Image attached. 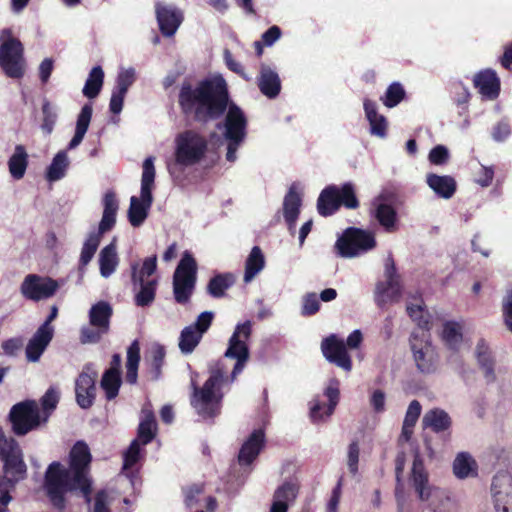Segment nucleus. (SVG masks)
<instances>
[{
	"instance_id": "f257e3e1",
	"label": "nucleus",
	"mask_w": 512,
	"mask_h": 512,
	"mask_svg": "<svg viewBox=\"0 0 512 512\" xmlns=\"http://www.w3.org/2000/svg\"><path fill=\"white\" fill-rule=\"evenodd\" d=\"M178 103L186 117L202 124L217 120L226 113L224 121L217 124V129H224L226 160L234 162L239 147L246 139L248 120L243 110L230 102L225 79L222 76L205 78L195 86L184 82L179 91Z\"/></svg>"
},
{
	"instance_id": "f03ea898",
	"label": "nucleus",
	"mask_w": 512,
	"mask_h": 512,
	"mask_svg": "<svg viewBox=\"0 0 512 512\" xmlns=\"http://www.w3.org/2000/svg\"><path fill=\"white\" fill-rule=\"evenodd\" d=\"M251 334L252 322L250 320L236 325L229 339L228 348L224 353L225 357L236 360L230 375L225 364L218 361L209 368L208 379L202 387H199L195 380L198 374L193 373L191 378L193 392L190 404L203 419H213L221 413L224 398L222 387L232 384L248 362L250 352L247 342Z\"/></svg>"
},
{
	"instance_id": "7ed1b4c3",
	"label": "nucleus",
	"mask_w": 512,
	"mask_h": 512,
	"mask_svg": "<svg viewBox=\"0 0 512 512\" xmlns=\"http://www.w3.org/2000/svg\"><path fill=\"white\" fill-rule=\"evenodd\" d=\"M91 461L92 455L88 445L80 440L69 452L68 468L59 461H53L48 465L44 474L43 489L54 509H66V495L69 492L79 491L87 504L91 502Z\"/></svg>"
},
{
	"instance_id": "20e7f679",
	"label": "nucleus",
	"mask_w": 512,
	"mask_h": 512,
	"mask_svg": "<svg viewBox=\"0 0 512 512\" xmlns=\"http://www.w3.org/2000/svg\"><path fill=\"white\" fill-rule=\"evenodd\" d=\"M0 68L13 79H21L25 74L24 47L10 28L0 33Z\"/></svg>"
},
{
	"instance_id": "39448f33",
	"label": "nucleus",
	"mask_w": 512,
	"mask_h": 512,
	"mask_svg": "<svg viewBox=\"0 0 512 512\" xmlns=\"http://www.w3.org/2000/svg\"><path fill=\"white\" fill-rule=\"evenodd\" d=\"M198 264L190 251H185L173 274V295L178 304H187L196 287Z\"/></svg>"
},
{
	"instance_id": "423d86ee",
	"label": "nucleus",
	"mask_w": 512,
	"mask_h": 512,
	"mask_svg": "<svg viewBox=\"0 0 512 512\" xmlns=\"http://www.w3.org/2000/svg\"><path fill=\"white\" fill-rule=\"evenodd\" d=\"M156 269L157 255L145 258L141 265L137 262L131 264V281L134 288H139L135 295L137 306H148L155 299L157 280L148 278L155 273Z\"/></svg>"
},
{
	"instance_id": "0eeeda50",
	"label": "nucleus",
	"mask_w": 512,
	"mask_h": 512,
	"mask_svg": "<svg viewBox=\"0 0 512 512\" xmlns=\"http://www.w3.org/2000/svg\"><path fill=\"white\" fill-rule=\"evenodd\" d=\"M154 157H148L143 162L141 179V200L132 196L128 210L129 222L132 226H140L147 217V210L152 203V188L155 180Z\"/></svg>"
},
{
	"instance_id": "6e6552de",
	"label": "nucleus",
	"mask_w": 512,
	"mask_h": 512,
	"mask_svg": "<svg viewBox=\"0 0 512 512\" xmlns=\"http://www.w3.org/2000/svg\"><path fill=\"white\" fill-rule=\"evenodd\" d=\"M377 245L372 231L357 227L346 228L335 243L337 254L343 258H354L374 249Z\"/></svg>"
},
{
	"instance_id": "1a4fd4ad",
	"label": "nucleus",
	"mask_w": 512,
	"mask_h": 512,
	"mask_svg": "<svg viewBox=\"0 0 512 512\" xmlns=\"http://www.w3.org/2000/svg\"><path fill=\"white\" fill-rule=\"evenodd\" d=\"M8 421L16 436H25L45 423L35 400H24L14 404L9 411Z\"/></svg>"
},
{
	"instance_id": "9d476101",
	"label": "nucleus",
	"mask_w": 512,
	"mask_h": 512,
	"mask_svg": "<svg viewBox=\"0 0 512 512\" xmlns=\"http://www.w3.org/2000/svg\"><path fill=\"white\" fill-rule=\"evenodd\" d=\"M206 150V139L195 131L187 130L177 137L176 160L180 164L193 165L199 162Z\"/></svg>"
},
{
	"instance_id": "9b49d317",
	"label": "nucleus",
	"mask_w": 512,
	"mask_h": 512,
	"mask_svg": "<svg viewBox=\"0 0 512 512\" xmlns=\"http://www.w3.org/2000/svg\"><path fill=\"white\" fill-rule=\"evenodd\" d=\"M58 288V282L51 277L28 274L20 285V292L25 299L39 302L54 296Z\"/></svg>"
},
{
	"instance_id": "f8f14e48",
	"label": "nucleus",
	"mask_w": 512,
	"mask_h": 512,
	"mask_svg": "<svg viewBox=\"0 0 512 512\" xmlns=\"http://www.w3.org/2000/svg\"><path fill=\"white\" fill-rule=\"evenodd\" d=\"M0 460L3 462L4 474L18 480L25 479L27 466L23 459L22 450L14 438L9 437L6 444L0 448Z\"/></svg>"
},
{
	"instance_id": "ddd939ff",
	"label": "nucleus",
	"mask_w": 512,
	"mask_h": 512,
	"mask_svg": "<svg viewBox=\"0 0 512 512\" xmlns=\"http://www.w3.org/2000/svg\"><path fill=\"white\" fill-rule=\"evenodd\" d=\"M411 350L416 367L421 373L431 374L436 371L439 356L430 341L419 339L418 336L412 334Z\"/></svg>"
},
{
	"instance_id": "4468645a",
	"label": "nucleus",
	"mask_w": 512,
	"mask_h": 512,
	"mask_svg": "<svg viewBox=\"0 0 512 512\" xmlns=\"http://www.w3.org/2000/svg\"><path fill=\"white\" fill-rule=\"evenodd\" d=\"M322 353L325 358L346 371L352 369V361L346 350L345 344L335 335H330L322 341Z\"/></svg>"
},
{
	"instance_id": "2eb2a0df",
	"label": "nucleus",
	"mask_w": 512,
	"mask_h": 512,
	"mask_svg": "<svg viewBox=\"0 0 512 512\" xmlns=\"http://www.w3.org/2000/svg\"><path fill=\"white\" fill-rule=\"evenodd\" d=\"M473 85L487 100L498 98L501 90V82L495 70L486 68L477 72L473 77Z\"/></svg>"
},
{
	"instance_id": "dca6fc26",
	"label": "nucleus",
	"mask_w": 512,
	"mask_h": 512,
	"mask_svg": "<svg viewBox=\"0 0 512 512\" xmlns=\"http://www.w3.org/2000/svg\"><path fill=\"white\" fill-rule=\"evenodd\" d=\"M324 395L328 398V404L316 401L310 408V417L314 422L322 420L324 416L330 417L334 413L340 398L339 381L337 379L330 381Z\"/></svg>"
},
{
	"instance_id": "f3484780",
	"label": "nucleus",
	"mask_w": 512,
	"mask_h": 512,
	"mask_svg": "<svg viewBox=\"0 0 512 512\" xmlns=\"http://www.w3.org/2000/svg\"><path fill=\"white\" fill-rule=\"evenodd\" d=\"M264 445V431L262 429L254 430L240 448L238 463L241 466H248L252 464L264 448Z\"/></svg>"
},
{
	"instance_id": "a211bd4d",
	"label": "nucleus",
	"mask_w": 512,
	"mask_h": 512,
	"mask_svg": "<svg viewBox=\"0 0 512 512\" xmlns=\"http://www.w3.org/2000/svg\"><path fill=\"white\" fill-rule=\"evenodd\" d=\"M75 396L82 409L92 407L96 398L95 376L81 372L75 381Z\"/></svg>"
},
{
	"instance_id": "6ab92c4d",
	"label": "nucleus",
	"mask_w": 512,
	"mask_h": 512,
	"mask_svg": "<svg viewBox=\"0 0 512 512\" xmlns=\"http://www.w3.org/2000/svg\"><path fill=\"white\" fill-rule=\"evenodd\" d=\"M410 480L419 499L427 501L431 496L429 474L425 468L423 459L419 455H416L413 459Z\"/></svg>"
},
{
	"instance_id": "aec40b11",
	"label": "nucleus",
	"mask_w": 512,
	"mask_h": 512,
	"mask_svg": "<svg viewBox=\"0 0 512 512\" xmlns=\"http://www.w3.org/2000/svg\"><path fill=\"white\" fill-rule=\"evenodd\" d=\"M257 85L260 92L269 99H275L282 87L278 73L266 64L260 66Z\"/></svg>"
},
{
	"instance_id": "412c9836",
	"label": "nucleus",
	"mask_w": 512,
	"mask_h": 512,
	"mask_svg": "<svg viewBox=\"0 0 512 512\" xmlns=\"http://www.w3.org/2000/svg\"><path fill=\"white\" fill-rule=\"evenodd\" d=\"M475 356L479 368L482 370L485 381L487 384H492L496 381L495 373V359L492 351L484 339L477 342L475 349Z\"/></svg>"
},
{
	"instance_id": "4be33fe9",
	"label": "nucleus",
	"mask_w": 512,
	"mask_h": 512,
	"mask_svg": "<svg viewBox=\"0 0 512 512\" xmlns=\"http://www.w3.org/2000/svg\"><path fill=\"white\" fill-rule=\"evenodd\" d=\"M184 19V11L181 8L174 5L162 6V37H174Z\"/></svg>"
},
{
	"instance_id": "5701e85b",
	"label": "nucleus",
	"mask_w": 512,
	"mask_h": 512,
	"mask_svg": "<svg viewBox=\"0 0 512 512\" xmlns=\"http://www.w3.org/2000/svg\"><path fill=\"white\" fill-rule=\"evenodd\" d=\"M341 208L338 196V186L328 185L319 194L317 211L323 217L332 216Z\"/></svg>"
},
{
	"instance_id": "b1692460",
	"label": "nucleus",
	"mask_w": 512,
	"mask_h": 512,
	"mask_svg": "<svg viewBox=\"0 0 512 512\" xmlns=\"http://www.w3.org/2000/svg\"><path fill=\"white\" fill-rule=\"evenodd\" d=\"M112 315V306L106 301H99L90 308L89 322L100 332L108 333Z\"/></svg>"
},
{
	"instance_id": "393cba45",
	"label": "nucleus",
	"mask_w": 512,
	"mask_h": 512,
	"mask_svg": "<svg viewBox=\"0 0 512 512\" xmlns=\"http://www.w3.org/2000/svg\"><path fill=\"white\" fill-rule=\"evenodd\" d=\"M423 428H429L434 433H442L450 430L452 419L450 415L441 408L428 410L422 419Z\"/></svg>"
},
{
	"instance_id": "a878e982",
	"label": "nucleus",
	"mask_w": 512,
	"mask_h": 512,
	"mask_svg": "<svg viewBox=\"0 0 512 512\" xmlns=\"http://www.w3.org/2000/svg\"><path fill=\"white\" fill-rule=\"evenodd\" d=\"M363 107L370 124L371 134L384 138L387 135L388 128L386 117L378 113L376 103L370 99L364 100Z\"/></svg>"
},
{
	"instance_id": "bb28decb",
	"label": "nucleus",
	"mask_w": 512,
	"mask_h": 512,
	"mask_svg": "<svg viewBox=\"0 0 512 512\" xmlns=\"http://www.w3.org/2000/svg\"><path fill=\"white\" fill-rule=\"evenodd\" d=\"M302 205L301 195L293 184L290 186L283 200V215L289 228L294 227Z\"/></svg>"
},
{
	"instance_id": "cd10ccee",
	"label": "nucleus",
	"mask_w": 512,
	"mask_h": 512,
	"mask_svg": "<svg viewBox=\"0 0 512 512\" xmlns=\"http://www.w3.org/2000/svg\"><path fill=\"white\" fill-rule=\"evenodd\" d=\"M53 339V334L37 329L26 346V358L29 362H37Z\"/></svg>"
},
{
	"instance_id": "c85d7f7f",
	"label": "nucleus",
	"mask_w": 512,
	"mask_h": 512,
	"mask_svg": "<svg viewBox=\"0 0 512 512\" xmlns=\"http://www.w3.org/2000/svg\"><path fill=\"white\" fill-rule=\"evenodd\" d=\"M103 215L99 223V233L104 234L110 231L116 223V214L119 208L116 194L108 191L103 197Z\"/></svg>"
},
{
	"instance_id": "c756f323",
	"label": "nucleus",
	"mask_w": 512,
	"mask_h": 512,
	"mask_svg": "<svg viewBox=\"0 0 512 512\" xmlns=\"http://www.w3.org/2000/svg\"><path fill=\"white\" fill-rule=\"evenodd\" d=\"M426 182L439 197L444 199H450L457 189L455 179L449 175L440 176L430 173L427 175Z\"/></svg>"
},
{
	"instance_id": "7c9ffc66",
	"label": "nucleus",
	"mask_w": 512,
	"mask_h": 512,
	"mask_svg": "<svg viewBox=\"0 0 512 512\" xmlns=\"http://www.w3.org/2000/svg\"><path fill=\"white\" fill-rule=\"evenodd\" d=\"M236 282V277L231 272L217 273L207 283V293L216 299L225 296L226 291L230 289Z\"/></svg>"
},
{
	"instance_id": "2f4dec72",
	"label": "nucleus",
	"mask_w": 512,
	"mask_h": 512,
	"mask_svg": "<svg viewBox=\"0 0 512 512\" xmlns=\"http://www.w3.org/2000/svg\"><path fill=\"white\" fill-rule=\"evenodd\" d=\"M402 296V285L400 280H389L379 282L376 285V300L379 306L386 302H399Z\"/></svg>"
},
{
	"instance_id": "473e14b6",
	"label": "nucleus",
	"mask_w": 512,
	"mask_h": 512,
	"mask_svg": "<svg viewBox=\"0 0 512 512\" xmlns=\"http://www.w3.org/2000/svg\"><path fill=\"white\" fill-rule=\"evenodd\" d=\"M93 108L90 103L85 104L76 121V128L73 138L68 144V149H74L77 146L80 145V143L83 141L84 136L89 128V124L92 118Z\"/></svg>"
},
{
	"instance_id": "72a5a7b5",
	"label": "nucleus",
	"mask_w": 512,
	"mask_h": 512,
	"mask_svg": "<svg viewBox=\"0 0 512 512\" xmlns=\"http://www.w3.org/2000/svg\"><path fill=\"white\" fill-rule=\"evenodd\" d=\"M264 267V254L259 246H254L245 261L244 282H251Z\"/></svg>"
},
{
	"instance_id": "f704fd0d",
	"label": "nucleus",
	"mask_w": 512,
	"mask_h": 512,
	"mask_svg": "<svg viewBox=\"0 0 512 512\" xmlns=\"http://www.w3.org/2000/svg\"><path fill=\"white\" fill-rule=\"evenodd\" d=\"M140 363V343L134 340L127 348L126 359V375L125 380L127 383L133 385L137 383L138 368Z\"/></svg>"
},
{
	"instance_id": "c9c22d12",
	"label": "nucleus",
	"mask_w": 512,
	"mask_h": 512,
	"mask_svg": "<svg viewBox=\"0 0 512 512\" xmlns=\"http://www.w3.org/2000/svg\"><path fill=\"white\" fill-rule=\"evenodd\" d=\"M413 299L417 302L415 304L408 303L406 311L408 316L417 326L423 330L429 331L431 328V322L429 320L428 313H425V305L420 294L414 295Z\"/></svg>"
},
{
	"instance_id": "e433bc0d",
	"label": "nucleus",
	"mask_w": 512,
	"mask_h": 512,
	"mask_svg": "<svg viewBox=\"0 0 512 512\" xmlns=\"http://www.w3.org/2000/svg\"><path fill=\"white\" fill-rule=\"evenodd\" d=\"M118 265V256L116 252V245L111 242L105 246L99 254V266L101 276L108 278L114 273Z\"/></svg>"
},
{
	"instance_id": "4c0bfd02",
	"label": "nucleus",
	"mask_w": 512,
	"mask_h": 512,
	"mask_svg": "<svg viewBox=\"0 0 512 512\" xmlns=\"http://www.w3.org/2000/svg\"><path fill=\"white\" fill-rule=\"evenodd\" d=\"M28 166V154L23 145H16L8 161L9 172L14 179H22Z\"/></svg>"
},
{
	"instance_id": "58836bf2",
	"label": "nucleus",
	"mask_w": 512,
	"mask_h": 512,
	"mask_svg": "<svg viewBox=\"0 0 512 512\" xmlns=\"http://www.w3.org/2000/svg\"><path fill=\"white\" fill-rule=\"evenodd\" d=\"M453 472L459 479L477 475V463L467 452H460L453 462Z\"/></svg>"
},
{
	"instance_id": "ea45409f",
	"label": "nucleus",
	"mask_w": 512,
	"mask_h": 512,
	"mask_svg": "<svg viewBox=\"0 0 512 512\" xmlns=\"http://www.w3.org/2000/svg\"><path fill=\"white\" fill-rule=\"evenodd\" d=\"M104 83V71L101 66H95L89 72L88 78L83 87V95L89 99L96 98Z\"/></svg>"
},
{
	"instance_id": "a19ab883",
	"label": "nucleus",
	"mask_w": 512,
	"mask_h": 512,
	"mask_svg": "<svg viewBox=\"0 0 512 512\" xmlns=\"http://www.w3.org/2000/svg\"><path fill=\"white\" fill-rule=\"evenodd\" d=\"M156 429L157 423L155 421L154 414L152 412H148L141 419L137 429V437L134 440H138L142 445H146L154 439Z\"/></svg>"
},
{
	"instance_id": "79ce46f5",
	"label": "nucleus",
	"mask_w": 512,
	"mask_h": 512,
	"mask_svg": "<svg viewBox=\"0 0 512 512\" xmlns=\"http://www.w3.org/2000/svg\"><path fill=\"white\" fill-rule=\"evenodd\" d=\"M121 385V374L113 373L112 371H104L100 380V387L104 391L105 398L108 401L114 400L118 396Z\"/></svg>"
},
{
	"instance_id": "37998d69",
	"label": "nucleus",
	"mask_w": 512,
	"mask_h": 512,
	"mask_svg": "<svg viewBox=\"0 0 512 512\" xmlns=\"http://www.w3.org/2000/svg\"><path fill=\"white\" fill-rule=\"evenodd\" d=\"M69 166L68 156L65 151H59L47 168L46 178L48 181H58L65 176Z\"/></svg>"
},
{
	"instance_id": "c03bdc74",
	"label": "nucleus",
	"mask_w": 512,
	"mask_h": 512,
	"mask_svg": "<svg viewBox=\"0 0 512 512\" xmlns=\"http://www.w3.org/2000/svg\"><path fill=\"white\" fill-rule=\"evenodd\" d=\"M202 337L203 335L192 328L190 325L186 326L181 331L179 337L178 346L180 351L185 355L191 354L200 343Z\"/></svg>"
},
{
	"instance_id": "a18cd8bd",
	"label": "nucleus",
	"mask_w": 512,
	"mask_h": 512,
	"mask_svg": "<svg viewBox=\"0 0 512 512\" xmlns=\"http://www.w3.org/2000/svg\"><path fill=\"white\" fill-rule=\"evenodd\" d=\"M442 339L449 349L457 351L463 339L460 325L454 321L445 322L443 325Z\"/></svg>"
},
{
	"instance_id": "49530a36",
	"label": "nucleus",
	"mask_w": 512,
	"mask_h": 512,
	"mask_svg": "<svg viewBox=\"0 0 512 512\" xmlns=\"http://www.w3.org/2000/svg\"><path fill=\"white\" fill-rule=\"evenodd\" d=\"M375 218L382 227L391 231L395 227L397 213L393 206L381 203L376 208Z\"/></svg>"
},
{
	"instance_id": "de8ad7c7",
	"label": "nucleus",
	"mask_w": 512,
	"mask_h": 512,
	"mask_svg": "<svg viewBox=\"0 0 512 512\" xmlns=\"http://www.w3.org/2000/svg\"><path fill=\"white\" fill-rule=\"evenodd\" d=\"M338 196L341 207L343 206L346 209H357L360 206L355 186L351 182H345L341 186H338Z\"/></svg>"
},
{
	"instance_id": "09e8293b",
	"label": "nucleus",
	"mask_w": 512,
	"mask_h": 512,
	"mask_svg": "<svg viewBox=\"0 0 512 512\" xmlns=\"http://www.w3.org/2000/svg\"><path fill=\"white\" fill-rule=\"evenodd\" d=\"M60 400V394L59 391L54 388L50 387L47 389L45 394L40 399V404L42 408V419L43 422H47L49 417L51 416L52 412L56 409L58 403Z\"/></svg>"
},
{
	"instance_id": "8fccbe9b",
	"label": "nucleus",
	"mask_w": 512,
	"mask_h": 512,
	"mask_svg": "<svg viewBox=\"0 0 512 512\" xmlns=\"http://www.w3.org/2000/svg\"><path fill=\"white\" fill-rule=\"evenodd\" d=\"M406 96L404 87L399 82H393L390 84L384 94L381 97V101L388 108L397 106Z\"/></svg>"
},
{
	"instance_id": "3c124183",
	"label": "nucleus",
	"mask_w": 512,
	"mask_h": 512,
	"mask_svg": "<svg viewBox=\"0 0 512 512\" xmlns=\"http://www.w3.org/2000/svg\"><path fill=\"white\" fill-rule=\"evenodd\" d=\"M101 235L98 233H91L86 241L83 244L81 255H80V265L86 266L92 260L95 252L98 249L100 244Z\"/></svg>"
},
{
	"instance_id": "603ef678",
	"label": "nucleus",
	"mask_w": 512,
	"mask_h": 512,
	"mask_svg": "<svg viewBox=\"0 0 512 512\" xmlns=\"http://www.w3.org/2000/svg\"><path fill=\"white\" fill-rule=\"evenodd\" d=\"M142 444L138 440H133L129 447L123 453V470L133 468L141 459L144 450L141 448Z\"/></svg>"
},
{
	"instance_id": "864d4df0",
	"label": "nucleus",
	"mask_w": 512,
	"mask_h": 512,
	"mask_svg": "<svg viewBox=\"0 0 512 512\" xmlns=\"http://www.w3.org/2000/svg\"><path fill=\"white\" fill-rule=\"evenodd\" d=\"M42 116L41 129L45 134L50 135L57 121V113L53 110L48 100H44L42 104Z\"/></svg>"
},
{
	"instance_id": "5fc2aeb1",
	"label": "nucleus",
	"mask_w": 512,
	"mask_h": 512,
	"mask_svg": "<svg viewBox=\"0 0 512 512\" xmlns=\"http://www.w3.org/2000/svg\"><path fill=\"white\" fill-rule=\"evenodd\" d=\"M135 80V70L133 68L124 69L118 73L114 90L119 91L121 94H127Z\"/></svg>"
},
{
	"instance_id": "6e6d98bb",
	"label": "nucleus",
	"mask_w": 512,
	"mask_h": 512,
	"mask_svg": "<svg viewBox=\"0 0 512 512\" xmlns=\"http://www.w3.org/2000/svg\"><path fill=\"white\" fill-rule=\"evenodd\" d=\"M184 503L188 508L194 507L199 502V497L204 493V484L194 483L183 488Z\"/></svg>"
},
{
	"instance_id": "4d7b16f0",
	"label": "nucleus",
	"mask_w": 512,
	"mask_h": 512,
	"mask_svg": "<svg viewBox=\"0 0 512 512\" xmlns=\"http://www.w3.org/2000/svg\"><path fill=\"white\" fill-rule=\"evenodd\" d=\"M298 493V486L291 482H285L274 493V499L277 501H293Z\"/></svg>"
},
{
	"instance_id": "13d9d810",
	"label": "nucleus",
	"mask_w": 512,
	"mask_h": 512,
	"mask_svg": "<svg viewBox=\"0 0 512 512\" xmlns=\"http://www.w3.org/2000/svg\"><path fill=\"white\" fill-rule=\"evenodd\" d=\"M17 478L12 476L4 475L0 477V496L2 497V504L8 505L12 500L10 491L15 488V485L19 482Z\"/></svg>"
},
{
	"instance_id": "bf43d9fd",
	"label": "nucleus",
	"mask_w": 512,
	"mask_h": 512,
	"mask_svg": "<svg viewBox=\"0 0 512 512\" xmlns=\"http://www.w3.org/2000/svg\"><path fill=\"white\" fill-rule=\"evenodd\" d=\"M360 448L357 440L352 441L348 447L347 465L351 474L355 475L358 472Z\"/></svg>"
},
{
	"instance_id": "052dcab7",
	"label": "nucleus",
	"mask_w": 512,
	"mask_h": 512,
	"mask_svg": "<svg viewBox=\"0 0 512 512\" xmlns=\"http://www.w3.org/2000/svg\"><path fill=\"white\" fill-rule=\"evenodd\" d=\"M214 319V313L211 311H204L200 313L196 321L190 326L197 330L199 333L204 335L212 325Z\"/></svg>"
},
{
	"instance_id": "680f3d73",
	"label": "nucleus",
	"mask_w": 512,
	"mask_h": 512,
	"mask_svg": "<svg viewBox=\"0 0 512 512\" xmlns=\"http://www.w3.org/2000/svg\"><path fill=\"white\" fill-rule=\"evenodd\" d=\"M428 159L431 164L444 165L449 160V151L443 145H437L429 152Z\"/></svg>"
},
{
	"instance_id": "e2e57ef3",
	"label": "nucleus",
	"mask_w": 512,
	"mask_h": 512,
	"mask_svg": "<svg viewBox=\"0 0 512 512\" xmlns=\"http://www.w3.org/2000/svg\"><path fill=\"white\" fill-rule=\"evenodd\" d=\"M422 411V406L418 400H412L407 408L403 423L406 426H415Z\"/></svg>"
},
{
	"instance_id": "0e129e2a",
	"label": "nucleus",
	"mask_w": 512,
	"mask_h": 512,
	"mask_svg": "<svg viewBox=\"0 0 512 512\" xmlns=\"http://www.w3.org/2000/svg\"><path fill=\"white\" fill-rule=\"evenodd\" d=\"M320 309V302L315 293H308L303 299L302 315L312 316Z\"/></svg>"
},
{
	"instance_id": "69168bd1",
	"label": "nucleus",
	"mask_w": 512,
	"mask_h": 512,
	"mask_svg": "<svg viewBox=\"0 0 512 512\" xmlns=\"http://www.w3.org/2000/svg\"><path fill=\"white\" fill-rule=\"evenodd\" d=\"M223 56H224L225 64L230 71L236 73L237 75H239L241 78H243L246 81L249 80V77L247 76L244 67L242 66L241 63L237 62L234 59L230 50L225 49Z\"/></svg>"
},
{
	"instance_id": "338daca9",
	"label": "nucleus",
	"mask_w": 512,
	"mask_h": 512,
	"mask_svg": "<svg viewBox=\"0 0 512 512\" xmlns=\"http://www.w3.org/2000/svg\"><path fill=\"white\" fill-rule=\"evenodd\" d=\"M494 506L496 512H510L512 509V496L501 492L494 495Z\"/></svg>"
},
{
	"instance_id": "774afa93",
	"label": "nucleus",
	"mask_w": 512,
	"mask_h": 512,
	"mask_svg": "<svg viewBox=\"0 0 512 512\" xmlns=\"http://www.w3.org/2000/svg\"><path fill=\"white\" fill-rule=\"evenodd\" d=\"M93 512H111L108 504V493L106 490H99L95 494Z\"/></svg>"
}]
</instances>
